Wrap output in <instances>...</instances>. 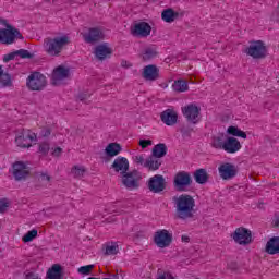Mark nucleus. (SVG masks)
<instances>
[{
  "mask_svg": "<svg viewBox=\"0 0 279 279\" xmlns=\"http://www.w3.org/2000/svg\"><path fill=\"white\" fill-rule=\"evenodd\" d=\"M175 206V218L186 221L195 217V198L189 194H181L173 197Z\"/></svg>",
  "mask_w": 279,
  "mask_h": 279,
  "instance_id": "nucleus-1",
  "label": "nucleus"
},
{
  "mask_svg": "<svg viewBox=\"0 0 279 279\" xmlns=\"http://www.w3.org/2000/svg\"><path fill=\"white\" fill-rule=\"evenodd\" d=\"M0 25H4L7 28L0 29V43L1 45H13L16 40H25L23 34L19 28L8 23V20L0 17Z\"/></svg>",
  "mask_w": 279,
  "mask_h": 279,
  "instance_id": "nucleus-2",
  "label": "nucleus"
},
{
  "mask_svg": "<svg viewBox=\"0 0 279 279\" xmlns=\"http://www.w3.org/2000/svg\"><path fill=\"white\" fill-rule=\"evenodd\" d=\"M66 45H71L69 36L64 35L61 37H47L44 39V49L48 56L58 57L62 53V50Z\"/></svg>",
  "mask_w": 279,
  "mask_h": 279,
  "instance_id": "nucleus-3",
  "label": "nucleus"
},
{
  "mask_svg": "<svg viewBox=\"0 0 279 279\" xmlns=\"http://www.w3.org/2000/svg\"><path fill=\"white\" fill-rule=\"evenodd\" d=\"M244 53L253 60H265L268 56V49L263 40H251L250 46L245 48Z\"/></svg>",
  "mask_w": 279,
  "mask_h": 279,
  "instance_id": "nucleus-4",
  "label": "nucleus"
},
{
  "mask_svg": "<svg viewBox=\"0 0 279 279\" xmlns=\"http://www.w3.org/2000/svg\"><path fill=\"white\" fill-rule=\"evenodd\" d=\"M26 85L29 90H45V87L47 86V77L44 74H40V72H34L27 77Z\"/></svg>",
  "mask_w": 279,
  "mask_h": 279,
  "instance_id": "nucleus-5",
  "label": "nucleus"
},
{
  "mask_svg": "<svg viewBox=\"0 0 279 279\" xmlns=\"http://www.w3.org/2000/svg\"><path fill=\"white\" fill-rule=\"evenodd\" d=\"M193 184V179L191 178V173L186 171H180L174 175L173 186L180 193L186 191L189 186Z\"/></svg>",
  "mask_w": 279,
  "mask_h": 279,
  "instance_id": "nucleus-6",
  "label": "nucleus"
},
{
  "mask_svg": "<svg viewBox=\"0 0 279 279\" xmlns=\"http://www.w3.org/2000/svg\"><path fill=\"white\" fill-rule=\"evenodd\" d=\"M12 174L15 182H23L31 175L29 167L24 161H15L12 165Z\"/></svg>",
  "mask_w": 279,
  "mask_h": 279,
  "instance_id": "nucleus-7",
  "label": "nucleus"
},
{
  "mask_svg": "<svg viewBox=\"0 0 279 279\" xmlns=\"http://www.w3.org/2000/svg\"><path fill=\"white\" fill-rule=\"evenodd\" d=\"M182 112L187 123H193V125H197V123H199V113L202 112V108L197 107V105L190 104L182 108Z\"/></svg>",
  "mask_w": 279,
  "mask_h": 279,
  "instance_id": "nucleus-8",
  "label": "nucleus"
},
{
  "mask_svg": "<svg viewBox=\"0 0 279 279\" xmlns=\"http://www.w3.org/2000/svg\"><path fill=\"white\" fill-rule=\"evenodd\" d=\"M154 243L157 247L165 250V247H169L173 243V234L169 233L167 229L159 230L155 232Z\"/></svg>",
  "mask_w": 279,
  "mask_h": 279,
  "instance_id": "nucleus-9",
  "label": "nucleus"
},
{
  "mask_svg": "<svg viewBox=\"0 0 279 279\" xmlns=\"http://www.w3.org/2000/svg\"><path fill=\"white\" fill-rule=\"evenodd\" d=\"M150 193H162L167 189V181L162 174H155L147 181Z\"/></svg>",
  "mask_w": 279,
  "mask_h": 279,
  "instance_id": "nucleus-10",
  "label": "nucleus"
},
{
  "mask_svg": "<svg viewBox=\"0 0 279 279\" xmlns=\"http://www.w3.org/2000/svg\"><path fill=\"white\" fill-rule=\"evenodd\" d=\"M231 236L238 245H250V243H252V231L245 227L235 229Z\"/></svg>",
  "mask_w": 279,
  "mask_h": 279,
  "instance_id": "nucleus-11",
  "label": "nucleus"
},
{
  "mask_svg": "<svg viewBox=\"0 0 279 279\" xmlns=\"http://www.w3.org/2000/svg\"><path fill=\"white\" fill-rule=\"evenodd\" d=\"M131 34L135 38H147L151 34V25L147 22H138L131 26Z\"/></svg>",
  "mask_w": 279,
  "mask_h": 279,
  "instance_id": "nucleus-12",
  "label": "nucleus"
},
{
  "mask_svg": "<svg viewBox=\"0 0 279 279\" xmlns=\"http://www.w3.org/2000/svg\"><path fill=\"white\" fill-rule=\"evenodd\" d=\"M83 38L85 43H88L89 45H95V43L104 40V38H106V35L104 34V31H101V28L92 27L88 29V33H85L83 35Z\"/></svg>",
  "mask_w": 279,
  "mask_h": 279,
  "instance_id": "nucleus-13",
  "label": "nucleus"
},
{
  "mask_svg": "<svg viewBox=\"0 0 279 279\" xmlns=\"http://www.w3.org/2000/svg\"><path fill=\"white\" fill-rule=\"evenodd\" d=\"M136 175H138V170H133L131 172L122 174V184L129 191H134V189H138L140 184Z\"/></svg>",
  "mask_w": 279,
  "mask_h": 279,
  "instance_id": "nucleus-14",
  "label": "nucleus"
},
{
  "mask_svg": "<svg viewBox=\"0 0 279 279\" xmlns=\"http://www.w3.org/2000/svg\"><path fill=\"white\" fill-rule=\"evenodd\" d=\"M36 141V133H32V131H23L19 136L15 138V143L17 147L27 148L32 146V143Z\"/></svg>",
  "mask_w": 279,
  "mask_h": 279,
  "instance_id": "nucleus-15",
  "label": "nucleus"
},
{
  "mask_svg": "<svg viewBox=\"0 0 279 279\" xmlns=\"http://www.w3.org/2000/svg\"><path fill=\"white\" fill-rule=\"evenodd\" d=\"M219 175L222 180H232V178H236V173H239V170L236 169V166L226 162L222 163L219 168Z\"/></svg>",
  "mask_w": 279,
  "mask_h": 279,
  "instance_id": "nucleus-16",
  "label": "nucleus"
},
{
  "mask_svg": "<svg viewBox=\"0 0 279 279\" xmlns=\"http://www.w3.org/2000/svg\"><path fill=\"white\" fill-rule=\"evenodd\" d=\"M142 77L147 82H156V80L160 78V69L155 64L146 65L143 69Z\"/></svg>",
  "mask_w": 279,
  "mask_h": 279,
  "instance_id": "nucleus-17",
  "label": "nucleus"
},
{
  "mask_svg": "<svg viewBox=\"0 0 279 279\" xmlns=\"http://www.w3.org/2000/svg\"><path fill=\"white\" fill-rule=\"evenodd\" d=\"M111 169H113L116 173H121V175H124L130 171V161H128V158L125 157H118L111 165Z\"/></svg>",
  "mask_w": 279,
  "mask_h": 279,
  "instance_id": "nucleus-18",
  "label": "nucleus"
},
{
  "mask_svg": "<svg viewBox=\"0 0 279 279\" xmlns=\"http://www.w3.org/2000/svg\"><path fill=\"white\" fill-rule=\"evenodd\" d=\"M160 119L166 125H175V123H178V112L173 109H166L161 112Z\"/></svg>",
  "mask_w": 279,
  "mask_h": 279,
  "instance_id": "nucleus-19",
  "label": "nucleus"
},
{
  "mask_svg": "<svg viewBox=\"0 0 279 279\" xmlns=\"http://www.w3.org/2000/svg\"><path fill=\"white\" fill-rule=\"evenodd\" d=\"M241 149V142L236 137H227L223 145V150L227 154H236Z\"/></svg>",
  "mask_w": 279,
  "mask_h": 279,
  "instance_id": "nucleus-20",
  "label": "nucleus"
},
{
  "mask_svg": "<svg viewBox=\"0 0 279 279\" xmlns=\"http://www.w3.org/2000/svg\"><path fill=\"white\" fill-rule=\"evenodd\" d=\"M71 75V70L69 68H64L62 65L58 66L57 69L53 70L52 73V81L53 84L56 82H62V80H66Z\"/></svg>",
  "mask_w": 279,
  "mask_h": 279,
  "instance_id": "nucleus-21",
  "label": "nucleus"
},
{
  "mask_svg": "<svg viewBox=\"0 0 279 279\" xmlns=\"http://www.w3.org/2000/svg\"><path fill=\"white\" fill-rule=\"evenodd\" d=\"M123 151V147L121 144L114 142V143H109L106 148H105V154L107 156L106 161L110 160V158H114V156H119V153Z\"/></svg>",
  "mask_w": 279,
  "mask_h": 279,
  "instance_id": "nucleus-22",
  "label": "nucleus"
},
{
  "mask_svg": "<svg viewBox=\"0 0 279 279\" xmlns=\"http://www.w3.org/2000/svg\"><path fill=\"white\" fill-rule=\"evenodd\" d=\"M47 279H64V268L60 264H53L47 271Z\"/></svg>",
  "mask_w": 279,
  "mask_h": 279,
  "instance_id": "nucleus-23",
  "label": "nucleus"
},
{
  "mask_svg": "<svg viewBox=\"0 0 279 279\" xmlns=\"http://www.w3.org/2000/svg\"><path fill=\"white\" fill-rule=\"evenodd\" d=\"M145 169H148V171H158L160 167H162V159L155 157L154 155H150L144 162Z\"/></svg>",
  "mask_w": 279,
  "mask_h": 279,
  "instance_id": "nucleus-24",
  "label": "nucleus"
},
{
  "mask_svg": "<svg viewBox=\"0 0 279 279\" xmlns=\"http://www.w3.org/2000/svg\"><path fill=\"white\" fill-rule=\"evenodd\" d=\"M94 53L98 60H106L107 56H112V48L106 44H100L96 46Z\"/></svg>",
  "mask_w": 279,
  "mask_h": 279,
  "instance_id": "nucleus-25",
  "label": "nucleus"
},
{
  "mask_svg": "<svg viewBox=\"0 0 279 279\" xmlns=\"http://www.w3.org/2000/svg\"><path fill=\"white\" fill-rule=\"evenodd\" d=\"M265 251L271 256L279 254V236L270 238L266 243Z\"/></svg>",
  "mask_w": 279,
  "mask_h": 279,
  "instance_id": "nucleus-26",
  "label": "nucleus"
},
{
  "mask_svg": "<svg viewBox=\"0 0 279 279\" xmlns=\"http://www.w3.org/2000/svg\"><path fill=\"white\" fill-rule=\"evenodd\" d=\"M193 175L196 184H206L210 180V174L204 168L197 169Z\"/></svg>",
  "mask_w": 279,
  "mask_h": 279,
  "instance_id": "nucleus-27",
  "label": "nucleus"
},
{
  "mask_svg": "<svg viewBox=\"0 0 279 279\" xmlns=\"http://www.w3.org/2000/svg\"><path fill=\"white\" fill-rule=\"evenodd\" d=\"M167 151H168L167 144L159 143L153 147L151 156L159 159L165 158V156H167Z\"/></svg>",
  "mask_w": 279,
  "mask_h": 279,
  "instance_id": "nucleus-28",
  "label": "nucleus"
},
{
  "mask_svg": "<svg viewBox=\"0 0 279 279\" xmlns=\"http://www.w3.org/2000/svg\"><path fill=\"white\" fill-rule=\"evenodd\" d=\"M180 16L178 12H175L173 9H166L161 13V19L165 21V23H173Z\"/></svg>",
  "mask_w": 279,
  "mask_h": 279,
  "instance_id": "nucleus-29",
  "label": "nucleus"
},
{
  "mask_svg": "<svg viewBox=\"0 0 279 279\" xmlns=\"http://www.w3.org/2000/svg\"><path fill=\"white\" fill-rule=\"evenodd\" d=\"M105 256H114L119 254V245L116 242L108 243L102 247Z\"/></svg>",
  "mask_w": 279,
  "mask_h": 279,
  "instance_id": "nucleus-30",
  "label": "nucleus"
},
{
  "mask_svg": "<svg viewBox=\"0 0 279 279\" xmlns=\"http://www.w3.org/2000/svg\"><path fill=\"white\" fill-rule=\"evenodd\" d=\"M158 56V50L156 48H146L144 52L141 54L143 62H149V60H154Z\"/></svg>",
  "mask_w": 279,
  "mask_h": 279,
  "instance_id": "nucleus-31",
  "label": "nucleus"
},
{
  "mask_svg": "<svg viewBox=\"0 0 279 279\" xmlns=\"http://www.w3.org/2000/svg\"><path fill=\"white\" fill-rule=\"evenodd\" d=\"M172 88L175 93H186L189 90V83L184 80H178L172 84Z\"/></svg>",
  "mask_w": 279,
  "mask_h": 279,
  "instance_id": "nucleus-32",
  "label": "nucleus"
},
{
  "mask_svg": "<svg viewBox=\"0 0 279 279\" xmlns=\"http://www.w3.org/2000/svg\"><path fill=\"white\" fill-rule=\"evenodd\" d=\"M227 134L230 136H238L239 138H247V133L234 125H231L227 129Z\"/></svg>",
  "mask_w": 279,
  "mask_h": 279,
  "instance_id": "nucleus-33",
  "label": "nucleus"
},
{
  "mask_svg": "<svg viewBox=\"0 0 279 279\" xmlns=\"http://www.w3.org/2000/svg\"><path fill=\"white\" fill-rule=\"evenodd\" d=\"M226 135L223 133L219 134L218 136L213 137L211 146L215 149H223V146L226 145Z\"/></svg>",
  "mask_w": 279,
  "mask_h": 279,
  "instance_id": "nucleus-34",
  "label": "nucleus"
},
{
  "mask_svg": "<svg viewBox=\"0 0 279 279\" xmlns=\"http://www.w3.org/2000/svg\"><path fill=\"white\" fill-rule=\"evenodd\" d=\"M0 83L3 87L12 86V76L2 70V75L0 76Z\"/></svg>",
  "mask_w": 279,
  "mask_h": 279,
  "instance_id": "nucleus-35",
  "label": "nucleus"
},
{
  "mask_svg": "<svg viewBox=\"0 0 279 279\" xmlns=\"http://www.w3.org/2000/svg\"><path fill=\"white\" fill-rule=\"evenodd\" d=\"M36 236H38V230L33 229L22 238V241L24 243H31L32 240L36 239Z\"/></svg>",
  "mask_w": 279,
  "mask_h": 279,
  "instance_id": "nucleus-36",
  "label": "nucleus"
},
{
  "mask_svg": "<svg viewBox=\"0 0 279 279\" xmlns=\"http://www.w3.org/2000/svg\"><path fill=\"white\" fill-rule=\"evenodd\" d=\"M15 53H17V56H20L22 60H32V58H34V54H32V52H29V50L26 49L16 50Z\"/></svg>",
  "mask_w": 279,
  "mask_h": 279,
  "instance_id": "nucleus-37",
  "label": "nucleus"
},
{
  "mask_svg": "<svg viewBox=\"0 0 279 279\" xmlns=\"http://www.w3.org/2000/svg\"><path fill=\"white\" fill-rule=\"evenodd\" d=\"M72 173L74 178H82L84 177V173H86V169L84 167L74 166L72 168Z\"/></svg>",
  "mask_w": 279,
  "mask_h": 279,
  "instance_id": "nucleus-38",
  "label": "nucleus"
},
{
  "mask_svg": "<svg viewBox=\"0 0 279 279\" xmlns=\"http://www.w3.org/2000/svg\"><path fill=\"white\" fill-rule=\"evenodd\" d=\"M95 269V265H86L78 268V274H82L83 276H89L90 271Z\"/></svg>",
  "mask_w": 279,
  "mask_h": 279,
  "instance_id": "nucleus-39",
  "label": "nucleus"
},
{
  "mask_svg": "<svg viewBox=\"0 0 279 279\" xmlns=\"http://www.w3.org/2000/svg\"><path fill=\"white\" fill-rule=\"evenodd\" d=\"M51 149V147L49 146V143L44 142L41 144H39V154H41L43 156H47V154H49V150Z\"/></svg>",
  "mask_w": 279,
  "mask_h": 279,
  "instance_id": "nucleus-40",
  "label": "nucleus"
},
{
  "mask_svg": "<svg viewBox=\"0 0 279 279\" xmlns=\"http://www.w3.org/2000/svg\"><path fill=\"white\" fill-rule=\"evenodd\" d=\"M157 274V279H175L173 275H171L169 271H162V269H158Z\"/></svg>",
  "mask_w": 279,
  "mask_h": 279,
  "instance_id": "nucleus-41",
  "label": "nucleus"
},
{
  "mask_svg": "<svg viewBox=\"0 0 279 279\" xmlns=\"http://www.w3.org/2000/svg\"><path fill=\"white\" fill-rule=\"evenodd\" d=\"M40 136H43L44 138L51 136V128H43L40 131Z\"/></svg>",
  "mask_w": 279,
  "mask_h": 279,
  "instance_id": "nucleus-42",
  "label": "nucleus"
},
{
  "mask_svg": "<svg viewBox=\"0 0 279 279\" xmlns=\"http://www.w3.org/2000/svg\"><path fill=\"white\" fill-rule=\"evenodd\" d=\"M140 147H142V149H147V147H149V145H153L151 140H141L138 143Z\"/></svg>",
  "mask_w": 279,
  "mask_h": 279,
  "instance_id": "nucleus-43",
  "label": "nucleus"
},
{
  "mask_svg": "<svg viewBox=\"0 0 279 279\" xmlns=\"http://www.w3.org/2000/svg\"><path fill=\"white\" fill-rule=\"evenodd\" d=\"M16 56H19L16 53V51H13L11 53L4 54L3 62H10V60H14V58H16Z\"/></svg>",
  "mask_w": 279,
  "mask_h": 279,
  "instance_id": "nucleus-44",
  "label": "nucleus"
},
{
  "mask_svg": "<svg viewBox=\"0 0 279 279\" xmlns=\"http://www.w3.org/2000/svg\"><path fill=\"white\" fill-rule=\"evenodd\" d=\"M227 269H230L231 271H236L239 269V263L236 262H230L227 265Z\"/></svg>",
  "mask_w": 279,
  "mask_h": 279,
  "instance_id": "nucleus-45",
  "label": "nucleus"
},
{
  "mask_svg": "<svg viewBox=\"0 0 279 279\" xmlns=\"http://www.w3.org/2000/svg\"><path fill=\"white\" fill-rule=\"evenodd\" d=\"M8 202H5V198L4 199H1L0 201V213H5V210H8Z\"/></svg>",
  "mask_w": 279,
  "mask_h": 279,
  "instance_id": "nucleus-46",
  "label": "nucleus"
},
{
  "mask_svg": "<svg viewBox=\"0 0 279 279\" xmlns=\"http://www.w3.org/2000/svg\"><path fill=\"white\" fill-rule=\"evenodd\" d=\"M134 162H136V165H144L145 166V157L143 156H135L133 158Z\"/></svg>",
  "mask_w": 279,
  "mask_h": 279,
  "instance_id": "nucleus-47",
  "label": "nucleus"
},
{
  "mask_svg": "<svg viewBox=\"0 0 279 279\" xmlns=\"http://www.w3.org/2000/svg\"><path fill=\"white\" fill-rule=\"evenodd\" d=\"M88 97H90V95L86 93H81L78 94L77 99H80V101H88Z\"/></svg>",
  "mask_w": 279,
  "mask_h": 279,
  "instance_id": "nucleus-48",
  "label": "nucleus"
},
{
  "mask_svg": "<svg viewBox=\"0 0 279 279\" xmlns=\"http://www.w3.org/2000/svg\"><path fill=\"white\" fill-rule=\"evenodd\" d=\"M40 180L43 181V182H51V175H48L47 173H40Z\"/></svg>",
  "mask_w": 279,
  "mask_h": 279,
  "instance_id": "nucleus-49",
  "label": "nucleus"
},
{
  "mask_svg": "<svg viewBox=\"0 0 279 279\" xmlns=\"http://www.w3.org/2000/svg\"><path fill=\"white\" fill-rule=\"evenodd\" d=\"M122 69H132V63L128 62L126 60L121 61Z\"/></svg>",
  "mask_w": 279,
  "mask_h": 279,
  "instance_id": "nucleus-50",
  "label": "nucleus"
},
{
  "mask_svg": "<svg viewBox=\"0 0 279 279\" xmlns=\"http://www.w3.org/2000/svg\"><path fill=\"white\" fill-rule=\"evenodd\" d=\"M60 154H62V148L61 147H57L54 148L52 156H60Z\"/></svg>",
  "mask_w": 279,
  "mask_h": 279,
  "instance_id": "nucleus-51",
  "label": "nucleus"
},
{
  "mask_svg": "<svg viewBox=\"0 0 279 279\" xmlns=\"http://www.w3.org/2000/svg\"><path fill=\"white\" fill-rule=\"evenodd\" d=\"M26 279H40V278H38L37 275L34 274V272H28V274L26 275Z\"/></svg>",
  "mask_w": 279,
  "mask_h": 279,
  "instance_id": "nucleus-52",
  "label": "nucleus"
},
{
  "mask_svg": "<svg viewBox=\"0 0 279 279\" xmlns=\"http://www.w3.org/2000/svg\"><path fill=\"white\" fill-rule=\"evenodd\" d=\"M181 241L183 243H189L191 241V238L189 235H182Z\"/></svg>",
  "mask_w": 279,
  "mask_h": 279,
  "instance_id": "nucleus-53",
  "label": "nucleus"
},
{
  "mask_svg": "<svg viewBox=\"0 0 279 279\" xmlns=\"http://www.w3.org/2000/svg\"><path fill=\"white\" fill-rule=\"evenodd\" d=\"M181 132H182V134H187V133H189V131H186L185 128H182V129H181Z\"/></svg>",
  "mask_w": 279,
  "mask_h": 279,
  "instance_id": "nucleus-54",
  "label": "nucleus"
},
{
  "mask_svg": "<svg viewBox=\"0 0 279 279\" xmlns=\"http://www.w3.org/2000/svg\"><path fill=\"white\" fill-rule=\"evenodd\" d=\"M3 75V66L0 65V77Z\"/></svg>",
  "mask_w": 279,
  "mask_h": 279,
  "instance_id": "nucleus-55",
  "label": "nucleus"
},
{
  "mask_svg": "<svg viewBox=\"0 0 279 279\" xmlns=\"http://www.w3.org/2000/svg\"><path fill=\"white\" fill-rule=\"evenodd\" d=\"M275 226H276V227H279V218L276 219Z\"/></svg>",
  "mask_w": 279,
  "mask_h": 279,
  "instance_id": "nucleus-56",
  "label": "nucleus"
}]
</instances>
